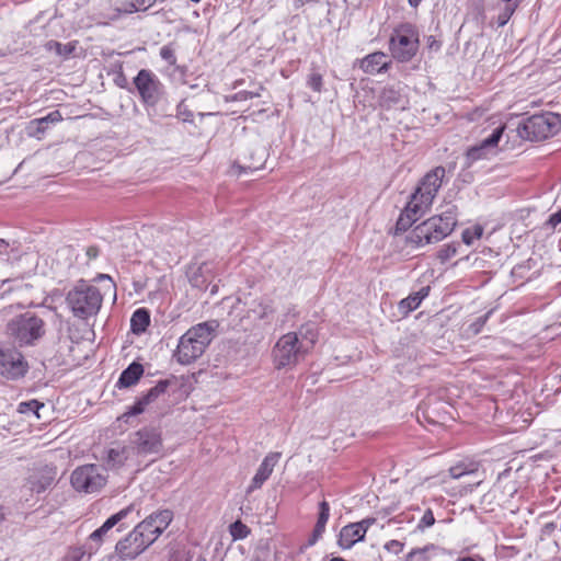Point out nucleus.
Returning a JSON list of instances; mask_svg holds the SVG:
<instances>
[{
    "mask_svg": "<svg viewBox=\"0 0 561 561\" xmlns=\"http://www.w3.org/2000/svg\"><path fill=\"white\" fill-rule=\"evenodd\" d=\"M457 225V207L450 205L439 215L432 216L415 226L405 237L407 244L414 248L437 243L449 236Z\"/></svg>",
    "mask_w": 561,
    "mask_h": 561,
    "instance_id": "nucleus-1",
    "label": "nucleus"
},
{
    "mask_svg": "<svg viewBox=\"0 0 561 561\" xmlns=\"http://www.w3.org/2000/svg\"><path fill=\"white\" fill-rule=\"evenodd\" d=\"M218 328L215 320L198 323L188 329L179 340L173 357L181 365H190L199 358L210 344Z\"/></svg>",
    "mask_w": 561,
    "mask_h": 561,
    "instance_id": "nucleus-2",
    "label": "nucleus"
},
{
    "mask_svg": "<svg viewBox=\"0 0 561 561\" xmlns=\"http://www.w3.org/2000/svg\"><path fill=\"white\" fill-rule=\"evenodd\" d=\"M44 320L33 312L12 318L5 325V334L12 344L24 347L34 346L45 335Z\"/></svg>",
    "mask_w": 561,
    "mask_h": 561,
    "instance_id": "nucleus-3",
    "label": "nucleus"
},
{
    "mask_svg": "<svg viewBox=\"0 0 561 561\" xmlns=\"http://www.w3.org/2000/svg\"><path fill=\"white\" fill-rule=\"evenodd\" d=\"M66 302L76 318L87 320L98 314L103 296L96 286L80 280L67 294Z\"/></svg>",
    "mask_w": 561,
    "mask_h": 561,
    "instance_id": "nucleus-4",
    "label": "nucleus"
},
{
    "mask_svg": "<svg viewBox=\"0 0 561 561\" xmlns=\"http://www.w3.org/2000/svg\"><path fill=\"white\" fill-rule=\"evenodd\" d=\"M561 128V119L558 114L547 112L526 118L518 125L517 131L520 138L530 141H540L554 136Z\"/></svg>",
    "mask_w": 561,
    "mask_h": 561,
    "instance_id": "nucleus-5",
    "label": "nucleus"
},
{
    "mask_svg": "<svg viewBox=\"0 0 561 561\" xmlns=\"http://www.w3.org/2000/svg\"><path fill=\"white\" fill-rule=\"evenodd\" d=\"M390 51L401 62L411 60L419 49V32L410 23L400 24L390 37Z\"/></svg>",
    "mask_w": 561,
    "mask_h": 561,
    "instance_id": "nucleus-6",
    "label": "nucleus"
},
{
    "mask_svg": "<svg viewBox=\"0 0 561 561\" xmlns=\"http://www.w3.org/2000/svg\"><path fill=\"white\" fill-rule=\"evenodd\" d=\"M70 482L79 492L95 493L106 484V476L102 467L93 463L84 465L72 471Z\"/></svg>",
    "mask_w": 561,
    "mask_h": 561,
    "instance_id": "nucleus-7",
    "label": "nucleus"
},
{
    "mask_svg": "<svg viewBox=\"0 0 561 561\" xmlns=\"http://www.w3.org/2000/svg\"><path fill=\"white\" fill-rule=\"evenodd\" d=\"M14 344L0 342V376L16 380L26 375L28 364Z\"/></svg>",
    "mask_w": 561,
    "mask_h": 561,
    "instance_id": "nucleus-8",
    "label": "nucleus"
},
{
    "mask_svg": "<svg viewBox=\"0 0 561 561\" xmlns=\"http://www.w3.org/2000/svg\"><path fill=\"white\" fill-rule=\"evenodd\" d=\"M302 347L299 344L298 334L288 332L282 335L273 348L275 367L280 369L297 364L306 355Z\"/></svg>",
    "mask_w": 561,
    "mask_h": 561,
    "instance_id": "nucleus-9",
    "label": "nucleus"
},
{
    "mask_svg": "<svg viewBox=\"0 0 561 561\" xmlns=\"http://www.w3.org/2000/svg\"><path fill=\"white\" fill-rule=\"evenodd\" d=\"M134 84L142 103L156 106L164 94V87L159 78L148 69H141L134 78Z\"/></svg>",
    "mask_w": 561,
    "mask_h": 561,
    "instance_id": "nucleus-10",
    "label": "nucleus"
},
{
    "mask_svg": "<svg viewBox=\"0 0 561 561\" xmlns=\"http://www.w3.org/2000/svg\"><path fill=\"white\" fill-rule=\"evenodd\" d=\"M245 306L248 307L247 316L240 318L239 321L233 324L234 327H243V320L245 318L252 319L253 321L267 320L274 312L272 300L267 298L252 299L251 301H248L247 299L242 301L240 298H237L231 306L229 314L238 317L243 312Z\"/></svg>",
    "mask_w": 561,
    "mask_h": 561,
    "instance_id": "nucleus-11",
    "label": "nucleus"
},
{
    "mask_svg": "<svg viewBox=\"0 0 561 561\" xmlns=\"http://www.w3.org/2000/svg\"><path fill=\"white\" fill-rule=\"evenodd\" d=\"M144 527L136 526L131 533L116 543L115 550L119 558L125 560L135 559L151 546L150 541L140 531Z\"/></svg>",
    "mask_w": 561,
    "mask_h": 561,
    "instance_id": "nucleus-12",
    "label": "nucleus"
},
{
    "mask_svg": "<svg viewBox=\"0 0 561 561\" xmlns=\"http://www.w3.org/2000/svg\"><path fill=\"white\" fill-rule=\"evenodd\" d=\"M131 445L138 455L159 454L162 449L161 433L154 427H144L134 434Z\"/></svg>",
    "mask_w": 561,
    "mask_h": 561,
    "instance_id": "nucleus-13",
    "label": "nucleus"
},
{
    "mask_svg": "<svg viewBox=\"0 0 561 561\" xmlns=\"http://www.w3.org/2000/svg\"><path fill=\"white\" fill-rule=\"evenodd\" d=\"M444 176L445 169L443 167H436L424 175L414 193L419 194L420 198H425V203H433L442 186Z\"/></svg>",
    "mask_w": 561,
    "mask_h": 561,
    "instance_id": "nucleus-14",
    "label": "nucleus"
},
{
    "mask_svg": "<svg viewBox=\"0 0 561 561\" xmlns=\"http://www.w3.org/2000/svg\"><path fill=\"white\" fill-rule=\"evenodd\" d=\"M56 474L57 470L54 466L45 465L34 469L27 478L28 489L37 494L45 492L55 482Z\"/></svg>",
    "mask_w": 561,
    "mask_h": 561,
    "instance_id": "nucleus-15",
    "label": "nucleus"
},
{
    "mask_svg": "<svg viewBox=\"0 0 561 561\" xmlns=\"http://www.w3.org/2000/svg\"><path fill=\"white\" fill-rule=\"evenodd\" d=\"M170 385L169 380H160L152 387L145 396L139 398L134 405H131L123 415L122 419L127 420L130 416L141 414L146 407L158 399L159 396L164 393Z\"/></svg>",
    "mask_w": 561,
    "mask_h": 561,
    "instance_id": "nucleus-16",
    "label": "nucleus"
},
{
    "mask_svg": "<svg viewBox=\"0 0 561 561\" xmlns=\"http://www.w3.org/2000/svg\"><path fill=\"white\" fill-rule=\"evenodd\" d=\"M170 385L169 380H160L152 387L145 396L139 398L134 405H131L123 415L122 419L127 420L130 416L141 414L146 407L158 399L159 396L164 393Z\"/></svg>",
    "mask_w": 561,
    "mask_h": 561,
    "instance_id": "nucleus-17",
    "label": "nucleus"
},
{
    "mask_svg": "<svg viewBox=\"0 0 561 561\" xmlns=\"http://www.w3.org/2000/svg\"><path fill=\"white\" fill-rule=\"evenodd\" d=\"M279 458H280L279 453H270L267 456H265V458L261 462L259 469L256 470V473L252 478V480L247 489L248 494L262 488L264 482L272 474L274 467L278 462Z\"/></svg>",
    "mask_w": 561,
    "mask_h": 561,
    "instance_id": "nucleus-18",
    "label": "nucleus"
},
{
    "mask_svg": "<svg viewBox=\"0 0 561 561\" xmlns=\"http://www.w3.org/2000/svg\"><path fill=\"white\" fill-rule=\"evenodd\" d=\"M447 556L446 549L431 543L412 549L407 554V561H444Z\"/></svg>",
    "mask_w": 561,
    "mask_h": 561,
    "instance_id": "nucleus-19",
    "label": "nucleus"
},
{
    "mask_svg": "<svg viewBox=\"0 0 561 561\" xmlns=\"http://www.w3.org/2000/svg\"><path fill=\"white\" fill-rule=\"evenodd\" d=\"M366 530L360 524H348L344 526L339 535L337 543L342 549H350L356 542L364 540Z\"/></svg>",
    "mask_w": 561,
    "mask_h": 561,
    "instance_id": "nucleus-20",
    "label": "nucleus"
},
{
    "mask_svg": "<svg viewBox=\"0 0 561 561\" xmlns=\"http://www.w3.org/2000/svg\"><path fill=\"white\" fill-rule=\"evenodd\" d=\"M390 65V60L382 51L369 54L360 61V68L364 72L374 75L386 71Z\"/></svg>",
    "mask_w": 561,
    "mask_h": 561,
    "instance_id": "nucleus-21",
    "label": "nucleus"
},
{
    "mask_svg": "<svg viewBox=\"0 0 561 561\" xmlns=\"http://www.w3.org/2000/svg\"><path fill=\"white\" fill-rule=\"evenodd\" d=\"M61 121V113L57 110L53 111L44 117L31 121L27 126L28 135L32 137L41 138L39 135H43L46 131L48 124H56Z\"/></svg>",
    "mask_w": 561,
    "mask_h": 561,
    "instance_id": "nucleus-22",
    "label": "nucleus"
},
{
    "mask_svg": "<svg viewBox=\"0 0 561 561\" xmlns=\"http://www.w3.org/2000/svg\"><path fill=\"white\" fill-rule=\"evenodd\" d=\"M144 374V367L139 363H131L126 369H124L117 380V388H128L137 383Z\"/></svg>",
    "mask_w": 561,
    "mask_h": 561,
    "instance_id": "nucleus-23",
    "label": "nucleus"
},
{
    "mask_svg": "<svg viewBox=\"0 0 561 561\" xmlns=\"http://www.w3.org/2000/svg\"><path fill=\"white\" fill-rule=\"evenodd\" d=\"M156 3V0H124L121 8L115 9V13L111 20H116L122 13L129 14L137 11H146Z\"/></svg>",
    "mask_w": 561,
    "mask_h": 561,
    "instance_id": "nucleus-24",
    "label": "nucleus"
},
{
    "mask_svg": "<svg viewBox=\"0 0 561 561\" xmlns=\"http://www.w3.org/2000/svg\"><path fill=\"white\" fill-rule=\"evenodd\" d=\"M294 333L298 334L299 344L304 346L302 350L306 354L313 347L318 339V332L313 323L304 324Z\"/></svg>",
    "mask_w": 561,
    "mask_h": 561,
    "instance_id": "nucleus-25",
    "label": "nucleus"
},
{
    "mask_svg": "<svg viewBox=\"0 0 561 561\" xmlns=\"http://www.w3.org/2000/svg\"><path fill=\"white\" fill-rule=\"evenodd\" d=\"M330 517V505L327 501H322L319 503V515L318 520L316 523L314 529L312 531V538L309 543L313 545L324 533L325 525Z\"/></svg>",
    "mask_w": 561,
    "mask_h": 561,
    "instance_id": "nucleus-26",
    "label": "nucleus"
},
{
    "mask_svg": "<svg viewBox=\"0 0 561 561\" xmlns=\"http://www.w3.org/2000/svg\"><path fill=\"white\" fill-rule=\"evenodd\" d=\"M430 287H422L419 291L410 294L407 298L402 299L399 304V308L405 314L415 310L422 302V300L428 296Z\"/></svg>",
    "mask_w": 561,
    "mask_h": 561,
    "instance_id": "nucleus-27",
    "label": "nucleus"
},
{
    "mask_svg": "<svg viewBox=\"0 0 561 561\" xmlns=\"http://www.w3.org/2000/svg\"><path fill=\"white\" fill-rule=\"evenodd\" d=\"M150 324V313L146 308L137 309L130 319L131 331L136 334L144 333Z\"/></svg>",
    "mask_w": 561,
    "mask_h": 561,
    "instance_id": "nucleus-28",
    "label": "nucleus"
},
{
    "mask_svg": "<svg viewBox=\"0 0 561 561\" xmlns=\"http://www.w3.org/2000/svg\"><path fill=\"white\" fill-rule=\"evenodd\" d=\"M431 205L432 202L425 203V198H420L419 194L413 193L410 202L408 203L404 209L408 213H410L412 217H415V219L417 220L426 213Z\"/></svg>",
    "mask_w": 561,
    "mask_h": 561,
    "instance_id": "nucleus-29",
    "label": "nucleus"
},
{
    "mask_svg": "<svg viewBox=\"0 0 561 561\" xmlns=\"http://www.w3.org/2000/svg\"><path fill=\"white\" fill-rule=\"evenodd\" d=\"M148 518L150 519L151 523L156 524L154 525L156 531L158 534H162L168 528L170 523L172 522L173 512L170 510H162V511L152 513L151 515L148 516Z\"/></svg>",
    "mask_w": 561,
    "mask_h": 561,
    "instance_id": "nucleus-30",
    "label": "nucleus"
},
{
    "mask_svg": "<svg viewBox=\"0 0 561 561\" xmlns=\"http://www.w3.org/2000/svg\"><path fill=\"white\" fill-rule=\"evenodd\" d=\"M479 463L476 461H460L449 468V474L454 479H459L466 474H472L478 471Z\"/></svg>",
    "mask_w": 561,
    "mask_h": 561,
    "instance_id": "nucleus-31",
    "label": "nucleus"
},
{
    "mask_svg": "<svg viewBox=\"0 0 561 561\" xmlns=\"http://www.w3.org/2000/svg\"><path fill=\"white\" fill-rule=\"evenodd\" d=\"M77 47V42H69L66 44H61L57 41H49L46 44V49L49 51H55L58 56H61L64 58H68L71 56Z\"/></svg>",
    "mask_w": 561,
    "mask_h": 561,
    "instance_id": "nucleus-32",
    "label": "nucleus"
},
{
    "mask_svg": "<svg viewBox=\"0 0 561 561\" xmlns=\"http://www.w3.org/2000/svg\"><path fill=\"white\" fill-rule=\"evenodd\" d=\"M136 510V505L133 503L127 507L121 510L116 514L108 517L103 525L101 526L105 534H107L115 525L119 524L123 519H125L131 512Z\"/></svg>",
    "mask_w": 561,
    "mask_h": 561,
    "instance_id": "nucleus-33",
    "label": "nucleus"
},
{
    "mask_svg": "<svg viewBox=\"0 0 561 561\" xmlns=\"http://www.w3.org/2000/svg\"><path fill=\"white\" fill-rule=\"evenodd\" d=\"M160 57L170 66H175V70H179L181 75H184V68L176 66V55L173 43L164 45L160 48Z\"/></svg>",
    "mask_w": 561,
    "mask_h": 561,
    "instance_id": "nucleus-34",
    "label": "nucleus"
},
{
    "mask_svg": "<svg viewBox=\"0 0 561 561\" xmlns=\"http://www.w3.org/2000/svg\"><path fill=\"white\" fill-rule=\"evenodd\" d=\"M44 407V403L37 400L23 401L18 405V412L26 415L34 414L37 419H39V409Z\"/></svg>",
    "mask_w": 561,
    "mask_h": 561,
    "instance_id": "nucleus-35",
    "label": "nucleus"
},
{
    "mask_svg": "<svg viewBox=\"0 0 561 561\" xmlns=\"http://www.w3.org/2000/svg\"><path fill=\"white\" fill-rule=\"evenodd\" d=\"M400 94L393 88H385L380 94V103L385 107H390L393 104L399 103Z\"/></svg>",
    "mask_w": 561,
    "mask_h": 561,
    "instance_id": "nucleus-36",
    "label": "nucleus"
},
{
    "mask_svg": "<svg viewBox=\"0 0 561 561\" xmlns=\"http://www.w3.org/2000/svg\"><path fill=\"white\" fill-rule=\"evenodd\" d=\"M504 128V126L496 127L490 136L482 140L483 146L486 147L488 150H491V152L495 151L503 135Z\"/></svg>",
    "mask_w": 561,
    "mask_h": 561,
    "instance_id": "nucleus-37",
    "label": "nucleus"
},
{
    "mask_svg": "<svg viewBox=\"0 0 561 561\" xmlns=\"http://www.w3.org/2000/svg\"><path fill=\"white\" fill-rule=\"evenodd\" d=\"M504 128V126L496 127L490 136L482 140L483 146L486 147L488 150H491V152L495 151L503 135Z\"/></svg>",
    "mask_w": 561,
    "mask_h": 561,
    "instance_id": "nucleus-38",
    "label": "nucleus"
},
{
    "mask_svg": "<svg viewBox=\"0 0 561 561\" xmlns=\"http://www.w3.org/2000/svg\"><path fill=\"white\" fill-rule=\"evenodd\" d=\"M208 271L209 268L207 264H202L201 266H198L197 270L192 275H190L191 284L194 287L202 288L207 282V278L205 277L204 274L207 273Z\"/></svg>",
    "mask_w": 561,
    "mask_h": 561,
    "instance_id": "nucleus-39",
    "label": "nucleus"
},
{
    "mask_svg": "<svg viewBox=\"0 0 561 561\" xmlns=\"http://www.w3.org/2000/svg\"><path fill=\"white\" fill-rule=\"evenodd\" d=\"M156 524L151 523L150 519L148 517H146L142 522H140L137 526H145L142 529H140L141 534L144 536H146V539H148L150 541V543L152 545L157 539L158 537L161 535V534H158L156 531V527H154Z\"/></svg>",
    "mask_w": 561,
    "mask_h": 561,
    "instance_id": "nucleus-40",
    "label": "nucleus"
},
{
    "mask_svg": "<svg viewBox=\"0 0 561 561\" xmlns=\"http://www.w3.org/2000/svg\"><path fill=\"white\" fill-rule=\"evenodd\" d=\"M230 535L234 540L244 539L250 534V528L241 520H236L229 527Z\"/></svg>",
    "mask_w": 561,
    "mask_h": 561,
    "instance_id": "nucleus-41",
    "label": "nucleus"
},
{
    "mask_svg": "<svg viewBox=\"0 0 561 561\" xmlns=\"http://www.w3.org/2000/svg\"><path fill=\"white\" fill-rule=\"evenodd\" d=\"M415 221V217H412L411 214L404 209L397 220L396 232L407 231Z\"/></svg>",
    "mask_w": 561,
    "mask_h": 561,
    "instance_id": "nucleus-42",
    "label": "nucleus"
},
{
    "mask_svg": "<svg viewBox=\"0 0 561 561\" xmlns=\"http://www.w3.org/2000/svg\"><path fill=\"white\" fill-rule=\"evenodd\" d=\"M491 150H488L486 147L483 146L481 141L479 145L470 148L467 151V159L471 162L477 161L479 159L485 158Z\"/></svg>",
    "mask_w": 561,
    "mask_h": 561,
    "instance_id": "nucleus-43",
    "label": "nucleus"
},
{
    "mask_svg": "<svg viewBox=\"0 0 561 561\" xmlns=\"http://www.w3.org/2000/svg\"><path fill=\"white\" fill-rule=\"evenodd\" d=\"M483 234V228L481 226H474L472 229H466L462 232V241L470 245L476 240L480 239Z\"/></svg>",
    "mask_w": 561,
    "mask_h": 561,
    "instance_id": "nucleus-44",
    "label": "nucleus"
},
{
    "mask_svg": "<svg viewBox=\"0 0 561 561\" xmlns=\"http://www.w3.org/2000/svg\"><path fill=\"white\" fill-rule=\"evenodd\" d=\"M125 459V448H111L107 451V462L112 466H121Z\"/></svg>",
    "mask_w": 561,
    "mask_h": 561,
    "instance_id": "nucleus-45",
    "label": "nucleus"
},
{
    "mask_svg": "<svg viewBox=\"0 0 561 561\" xmlns=\"http://www.w3.org/2000/svg\"><path fill=\"white\" fill-rule=\"evenodd\" d=\"M307 85L316 92H321L323 87V78L319 72H311L307 78Z\"/></svg>",
    "mask_w": 561,
    "mask_h": 561,
    "instance_id": "nucleus-46",
    "label": "nucleus"
},
{
    "mask_svg": "<svg viewBox=\"0 0 561 561\" xmlns=\"http://www.w3.org/2000/svg\"><path fill=\"white\" fill-rule=\"evenodd\" d=\"M457 252V249L453 244L444 245L437 253V257L440 260V262H446L450 257H453Z\"/></svg>",
    "mask_w": 561,
    "mask_h": 561,
    "instance_id": "nucleus-47",
    "label": "nucleus"
},
{
    "mask_svg": "<svg viewBox=\"0 0 561 561\" xmlns=\"http://www.w3.org/2000/svg\"><path fill=\"white\" fill-rule=\"evenodd\" d=\"M434 523H435L434 514H433L432 510L427 508L424 512L422 518L420 519V522L417 524V528L424 529V528L433 526Z\"/></svg>",
    "mask_w": 561,
    "mask_h": 561,
    "instance_id": "nucleus-48",
    "label": "nucleus"
},
{
    "mask_svg": "<svg viewBox=\"0 0 561 561\" xmlns=\"http://www.w3.org/2000/svg\"><path fill=\"white\" fill-rule=\"evenodd\" d=\"M105 531L103 530L102 527L95 529L89 537L90 541L91 542H95V547H90V550L94 549L95 551L99 549L102 540H103V537L105 536Z\"/></svg>",
    "mask_w": 561,
    "mask_h": 561,
    "instance_id": "nucleus-49",
    "label": "nucleus"
},
{
    "mask_svg": "<svg viewBox=\"0 0 561 561\" xmlns=\"http://www.w3.org/2000/svg\"><path fill=\"white\" fill-rule=\"evenodd\" d=\"M383 548L389 552L399 554L400 552H402L404 543L399 540H390L385 543Z\"/></svg>",
    "mask_w": 561,
    "mask_h": 561,
    "instance_id": "nucleus-50",
    "label": "nucleus"
},
{
    "mask_svg": "<svg viewBox=\"0 0 561 561\" xmlns=\"http://www.w3.org/2000/svg\"><path fill=\"white\" fill-rule=\"evenodd\" d=\"M491 311L486 312L484 316L478 318L473 323H471L470 325V330L474 333V334H478L482 327L485 324V322L488 321V318L490 316Z\"/></svg>",
    "mask_w": 561,
    "mask_h": 561,
    "instance_id": "nucleus-51",
    "label": "nucleus"
},
{
    "mask_svg": "<svg viewBox=\"0 0 561 561\" xmlns=\"http://www.w3.org/2000/svg\"><path fill=\"white\" fill-rule=\"evenodd\" d=\"M178 116L182 117L183 122H191L193 119V114L186 110L183 102L178 105Z\"/></svg>",
    "mask_w": 561,
    "mask_h": 561,
    "instance_id": "nucleus-52",
    "label": "nucleus"
},
{
    "mask_svg": "<svg viewBox=\"0 0 561 561\" xmlns=\"http://www.w3.org/2000/svg\"><path fill=\"white\" fill-rule=\"evenodd\" d=\"M559 224H561V209L557 213L550 215L547 225L551 228H556Z\"/></svg>",
    "mask_w": 561,
    "mask_h": 561,
    "instance_id": "nucleus-53",
    "label": "nucleus"
},
{
    "mask_svg": "<svg viewBox=\"0 0 561 561\" xmlns=\"http://www.w3.org/2000/svg\"><path fill=\"white\" fill-rule=\"evenodd\" d=\"M512 13H513V10L507 8L504 13L500 14L497 18L499 26H504L507 23V21L510 20Z\"/></svg>",
    "mask_w": 561,
    "mask_h": 561,
    "instance_id": "nucleus-54",
    "label": "nucleus"
},
{
    "mask_svg": "<svg viewBox=\"0 0 561 561\" xmlns=\"http://www.w3.org/2000/svg\"><path fill=\"white\" fill-rule=\"evenodd\" d=\"M259 95H260L259 93L244 91V92H239L237 94V100H248V99H252V98H255Z\"/></svg>",
    "mask_w": 561,
    "mask_h": 561,
    "instance_id": "nucleus-55",
    "label": "nucleus"
},
{
    "mask_svg": "<svg viewBox=\"0 0 561 561\" xmlns=\"http://www.w3.org/2000/svg\"><path fill=\"white\" fill-rule=\"evenodd\" d=\"M376 522L375 518H365L360 522H357L356 524H360L362 528H364L366 531L368 528Z\"/></svg>",
    "mask_w": 561,
    "mask_h": 561,
    "instance_id": "nucleus-56",
    "label": "nucleus"
},
{
    "mask_svg": "<svg viewBox=\"0 0 561 561\" xmlns=\"http://www.w3.org/2000/svg\"><path fill=\"white\" fill-rule=\"evenodd\" d=\"M263 167V162H259V163H251V164H248V165H244V167H241L242 170H251V171H254V170H259Z\"/></svg>",
    "mask_w": 561,
    "mask_h": 561,
    "instance_id": "nucleus-57",
    "label": "nucleus"
},
{
    "mask_svg": "<svg viewBox=\"0 0 561 561\" xmlns=\"http://www.w3.org/2000/svg\"><path fill=\"white\" fill-rule=\"evenodd\" d=\"M87 255L90 259H95L99 255V250L95 247H89L87 250Z\"/></svg>",
    "mask_w": 561,
    "mask_h": 561,
    "instance_id": "nucleus-58",
    "label": "nucleus"
},
{
    "mask_svg": "<svg viewBox=\"0 0 561 561\" xmlns=\"http://www.w3.org/2000/svg\"><path fill=\"white\" fill-rule=\"evenodd\" d=\"M428 46L430 48H439V44L432 36L428 38Z\"/></svg>",
    "mask_w": 561,
    "mask_h": 561,
    "instance_id": "nucleus-59",
    "label": "nucleus"
},
{
    "mask_svg": "<svg viewBox=\"0 0 561 561\" xmlns=\"http://www.w3.org/2000/svg\"><path fill=\"white\" fill-rule=\"evenodd\" d=\"M8 245L9 244L3 239H0V253H3V251L7 250Z\"/></svg>",
    "mask_w": 561,
    "mask_h": 561,
    "instance_id": "nucleus-60",
    "label": "nucleus"
},
{
    "mask_svg": "<svg viewBox=\"0 0 561 561\" xmlns=\"http://www.w3.org/2000/svg\"><path fill=\"white\" fill-rule=\"evenodd\" d=\"M409 4L413 8H416L422 0H408Z\"/></svg>",
    "mask_w": 561,
    "mask_h": 561,
    "instance_id": "nucleus-61",
    "label": "nucleus"
},
{
    "mask_svg": "<svg viewBox=\"0 0 561 561\" xmlns=\"http://www.w3.org/2000/svg\"><path fill=\"white\" fill-rule=\"evenodd\" d=\"M457 561H476V559L472 557H462V558H459Z\"/></svg>",
    "mask_w": 561,
    "mask_h": 561,
    "instance_id": "nucleus-62",
    "label": "nucleus"
},
{
    "mask_svg": "<svg viewBox=\"0 0 561 561\" xmlns=\"http://www.w3.org/2000/svg\"><path fill=\"white\" fill-rule=\"evenodd\" d=\"M4 518H5V514L3 512V508L0 507V524L4 520Z\"/></svg>",
    "mask_w": 561,
    "mask_h": 561,
    "instance_id": "nucleus-63",
    "label": "nucleus"
},
{
    "mask_svg": "<svg viewBox=\"0 0 561 561\" xmlns=\"http://www.w3.org/2000/svg\"><path fill=\"white\" fill-rule=\"evenodd\" d=\"M176 561V560H175Z\"/></svg>",
    "mask_w": 561,
    "mask_h": 561,
    "instance_id": "nucleus-64",
    "label": "nucleus"
}]
</instances>
